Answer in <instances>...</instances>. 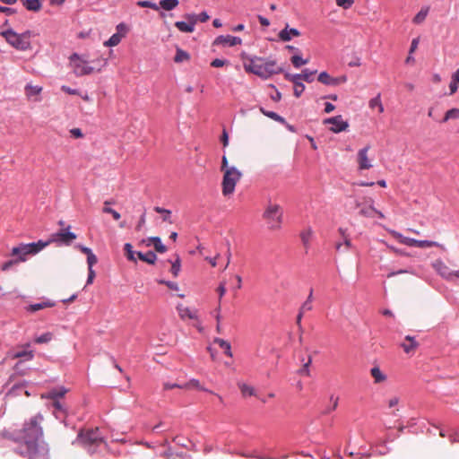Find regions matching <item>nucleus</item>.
I'll use <instances>...</instances> for the list:
<instances>
[{
  "mask_svg": "<svg viewBox=\"0 0 459 459\" xmlns=\"http://www.w3.org/2000/svg\"><path fill=\"white\" fill-rule=\"evenodd\" d=\"M180 271V259L178 256L175 262L172 263L170 272L171 273L177 277L178 275V273Z\"/></svg>",
  "mask_w": 459,
  "mask_h": 459,
  "instance_id": "nucleus-48",
  "label": "nucleus"
},
{
  "mask_svg": "<svg viewBox=\"0 0 459 459\" xmlns=\"http://www.w3.org/2000/svg\"><path fill=\"white\" fill-rule=\"evenodd\" d=\"M313 233V230L310 227L307 228L300 233L301 241L306 247H309Z\"/></svg>",
  "mask_w": 459,
  "mask_h": 459,
  "instance_id": "nucleus-32",
  "label": "nucleus"
},
{
  "mask_svg": "<svg viewBox=\"0 0 459 459\" xmlns=\"http://www.w3.org/2000/svg\"><path fill=\"white\" fill-rule=\"evenodd\" d=\"M241 392L244 395H254L255 390L252 386H249L247 385H242L240 386Z\"/></svg>",
  "mask_w": 459,
  "mask_h": 459,
  "instance_id": "nucleus-53",
  "label": "nucleus"
},
{
  "mask_svg": "<svg viewBox=\"0 0 459 459\" xmlns=\"http://www.w3.org/2000/svg\"><path fill=\"white\" fill-rule=\"evenodd\" d=\"M180 388H185V389L195 388V389L203 390V391H205V392L212 393V391H209V390L204 388L200 385V382L198 380H196V379H191L187 383L184 384V386H180Z\"/></svg>",
  "mask_w": 459,
  "mask_h": 459,
  "instance_id": "nucleus-33",
  "label": "nucleus"
},
{
  "mask_svg": "<svg viewBox=\"0 0 459 459\" xmlns=\"http://www.w3.org/2000/svg\"><path fill=\"white\" fill-rule=\"evenodd\" d=\"M141 243L145 244L147 247L153 244L155 250L159 253H165L167 251L166 246L162 244L159 237H151L147 240H143Z\"/></svg>",
  "mask_w": 459,
  "mask_h": 459,
  "instance_id": "nucleus-23",
  "label": "nucleus"
},
{
  "mask_svg": "<svg viewBox=\"0 0 459 459\" xmlns=\"http://www.w3.org/2000/svg\"><path fill=\"white\" fill-rule=\"evenodd\" d=\"M316 73V71H309L308 69H305L301 74H299V77L301 80L307 82H311L314 81V75Z\"/></svg>",
  "mask_w": 459,
  "mask_h": 459,
  "instance_id": "nucleus-40",
  "label": "nucleus"
},
{
  "mask_svg": "<svg viewBox=\"0 0 459 459\" xmlns=\"http://www.w3.org/2000/svg\"><path fill=\"white\" fill-rule=\"evenodd\" d=\"M355 205L357 208L360 207L359 214L364 217L372 218L375 215L377 209L373 206V200L371 198L365 199L364 204L356 201Z\"/></svg>",
  "mask_w": 459,
  "mask_h": 459,
  "instance_id": "nucleus-15",
  "label": "nucleus"
},
{
  "mask_svg": "<svg viewBox=\"0 0 459 459\" xmlns=\"http://www.w3.org/2000/svg\"><path fill=\"white\" fill-rule=\"evenodd\" d=\"M242 173L236 168L230 167L225 172H223V178L221 182V193L224 196L231 195L234 191L236 185L241 179Z\"/></svg>",
  "mask_w": 459,
  "mask_h": 459,
  "instance_id": "nucleus-6",
  "label": "nucleus"
},
{
  "mask_svg": "<svg viewBox=\"0 0 459 459\" xmlns=\"http://www.w3.org/2000/svg\"><path fill=\"white\" fill-rule=\"evenodd\" d=\"M242 43V39L239 37H235L231 35H221L217 37L214 40L215 45H223V46H237Z\"/></svg>",
  "mask_w": 459,
  "mask_h": 459,
  "instance_id": "nucleus-16",
  "label": "nucleus"
},
{
  "mask_svg": "<svg viewBox=\"0 0 459 459\" xmlns=\"http://www.w3.org/2000/svg\"><path fill=\"white\" fill-rule=\"evenodd\" d=\"M388 231L401 244H403V245H406V246H409V247H419V240L418 239H414V238L404 237L400 232H398L396 230H389Z\"/></svg>",
  "mask_w": 459,
  "mask_h": 459,
  "instance_id": "nucleus-18",
  "label": "nucleus"
},
{
  "mask_svg": "<svg viewBox=\"0 0 459 459\" xmlns=\"http://www.w3.org/2000/svg\"><path fill=\"white\" fill-rule=\"evenodd\" d=\"M158 282L160 284L166 285L168 288H169L171 290H178V285L176 282L169 281H165V280H160V281H158Z\"/></svg>",
  "mask_w": 459,
  "mask_h": 459,
  "instance_id": "nucleus-57",
  "label": "nucleus"
},
{
  "mask_svg": "<svg viewBox=\"0 0 459 459\" xmlns=\"http://www.w3.org/2000/svg\"><path fill=\"white\" fill-rule=\"evenodd\" d=\"M30 343H26L21 350L13 351L12 357L13 359H23V360H31L34 358L33 351L28 350Z\"/></svg>",
  "mask_w": 459,
  "mask_h": 459,
  "instance_id": "nucleus-19",
  "label": "nucleus"
},
{
  "mask_svg": "<svg viewBox=\"0 0 459 459\" xmlns=\"http://www.w3.org/2000/svg\"><path fill=\"white\" fill-rule=\"evenodd\" d=\"M124 249H125L126 256L127 257V259L130 261L135 262L133 246L130 243H126V244H125Z\"/></svg>",
  "mask_w": 459,
  "mask_h": 459,
  "instance_id": "nucleus-46",
  "label": "nucleus"
},
{
  "mask_svg": "<svg viewBox=\"0 0 459 459\" xmlns=\"http://www.w3.org/2000/svg\"><path fill=\"white\" fill-rule=\"evenodd\" d=\"M177 310H178L179 317L182 320H185L186 318L192 319V320H196L198 318L196 309H191L187 307H185L183 304H178Z\"/></svg>",
  "mask_w": 459,
  "mask_h": 459,
  "instance_id": "nucleus-17",
  "label": "nucleus"
},
{
  "mask_svg": "<svg viewBox=\"0 0 459 459\" xmlns=\"http://www.w3.org/2000/svg\"><path fill=\"white\" fill-rule=\"evenodd\" d=\"M368 105H369L370 108H377L379 113L384 112V107H383L381 100H380V94H378L377 97L371 99L369 100Z\"/></svg>",
  "mask_w": 459,
  "mask_h": 459,
  "instance_id": "nucleus-36",
  "label": "nucleus"
},
{
  "mask_svg": "<svg viewBox=\"0 0 459 459\" xmlns=\"http://www.w3.org/2000/svg\"><path fill=\"white\" fill-rule=\"evenodd\" d=\"M370 375L374 378L375 384H380L386 380V375L384 374L378 366H375L370 369Z\"/></svg>",
  "mask_w": 459,
  "mask_h": 459,
  "instance_id": "nucleus-25",
  "label": "nucleus"
},
{
  "mask_svg": "<svg viewBox=\"0 0 459 459\" xmlns=\"http://www.w3.org/2000/svg\"><path fill=\"white\" fill-rule=\"evenodd\" d=\"M278 36L281 41L287 42L290 41L293 37L300 36V32L297 29H290L289 25L287 24L286 27L279 32Z\"/></svg>",
  "mask_w": 459,
  "mask_h": 459,
  "instance_id": "nucleus-20",
  "label": "nucleus"
},
{
  "mask_svg": "<svg viewBox=\"0 0 459 459\" xmlns=\"http://www.w3.org/2000/svg\"><path fill=\"white\" fill-rule=\"evenodd\" d=\"M78 441L91 449V446H98L103 443V438L100 434L99 429L82 430L78 435Z\"/></svg>",
  "mask_w": 459,
  "mask_h": 459,
  "instance_id": "nucleus-7",
  "label": "nucleus"
},
{
  "mask_svg": "<svg viewBox=\"0 0 459 459\" xmlns=\"http://www.w3.org/2000/svg\"><path fill=\"white\" fill-rule=\"evenodd\" d=\"M217 292L219 294V299L221 300V299L226 293L225 282H221L220 283L219 287L217 288Z\"/></svg>",
  "mask_w": 459,
  "mask_h": 459,
  "instance_id": "nucleus-62",
  "label": "nucleus"
},
{
  "mask_svg": "<svg viewBox=\"0 0 459 459\" xmlns=\"http://www.w3.org/2000/svg\"><path fill=\"white\" fill-rule=\"evenodd\" d=\"M261 63L260 57H243V66L246 72L255 74L257 64Z\"/></svg>",
  "mask_w": 459,
  "mask_h": 459,
  "instance_id": "nucleus-21",
  "label": "nucleus"
},
{
  "mask_svg": "<svg viewBox=\"0 0 459 459\" xmlns=\"http://www.w3.org/2000/svg\"><path fill=\"white\" fill-rule=\"evenodd\" d=\"M459 87V68L452 74L449 84L450 95L455 94Z\"/></svg>",
  "mask_w": 459,
  "mask_h": 459,
  "instance_id": "nucleus-29",
  "label": "nucleus"
},
{
  "mask_svg": "<svg viewBox=\"0 0 459 459\" xmlns=\"http://www.w3.org/2000/svg\"><path fill=\"white\" fill-rule=\"evenodd\" d=\"M17 264H19V262L17 261L16 258L6 261L1 265V270L4 272L8 271L11 267Z\"/></svg>",
  "mask_w": 459,
  "mask_h": 459,
  "instance_id": "nucleus-50",
  "label": "nucleus"
},
{
  "mask_svg": "<svg viewBox=\"0 0 459 459\" xmlns=\"http://www.w3.org/2000/svg\"><path fill=\"white\" fill-rule=\"evenodd\" d=\"M185 18L188 22H176L175 27L181 32L191 33L195 30V26L197 23V14L186 13L185 14Z\"/></svg>",
  "mask_w": 459,
  "mask_h": 459,
  "instance_id": "nucleus-11",
  "label": "nucleus"
},
{
  "mask_svg": "<svg viewBox=\"0 0 459 459\" xmlns=\"http://www.w3.org/2000/svg\"><path fill=\"white\" fill-rule=\"evenodd\" d=\"M28 11L38 12L41 9L40 0H21Z\"/></svg>",
  "mask_w": 459,
  "mask_h": 459,
  "instance_id": "nucleus-28",
  "label": "nucleus"
},
{
  "mask_svg": "<svg viewBox=\"0 0 459 459\" xmlns=\"http://www.w3.org/2000/svg\"><path fill=\"white\" fill-rule=\"evenodd\" d=\"M19 454L27 459H48V446L44 439L25 441L20 445Z\"/></svg>",
  "mask_w": 459,
  "mask_h": 459,
  "instance_id": "nucleus-3",
  "label": "nucleus"
},
{
  "mask_svg": "<svg viewBox=\"0 0 459 459\" xmlns=\"http://www.w3.org/2000/svg\"><path fill=\"white\" fill-rule=\"evenodd\" d=\"M214 342L217 343L221 349L224 350V353L229 356L230 358H231L233 355H232V352H231V345L229 342L223 340V339H221V338H216L214 339Z\"/></svg>",
  "mask_w": 459,
  "mask_h": 459,
  "instance_id": "nucleus-30",
  "label": "nucleus"
},
{
  "mask_svg": "<svg viewBox=\"0 0 459 459\" xmlns=\"http://www.w3.org/2000/svg\"><path fill=\"white\" fill-rule=\"evenodd\" d=\"M429 13V8H422L413 18L412 22L415 24H420L422 23Z\"/></svg>",
  "mask_w": 459,
  "mask_h": 459,
  "instance_id": "nucleus-37",
  "label": "nucleus"
},
{
  "mask_svg": "<svg viewBox=\"0 0 459 459\" xmlns=\"http://www.w3.org/2000/svg\"><path fill=\"white\" fill-rule=\"evenodd\" d=\"M281 72L274 60H264L261 58V63L257 64L255 74L259 77L267 79L273 74H277Z\"/></svg>",
  "mask_w": 459,
  "mask_h": 459,
  "instance_id": "nucleus-9",
  "label": "nucleus"
},
{
  "mask_svg": "<svg viewBox=\"0 0 459 459\" xmlns=\"http://www.w3.org/2000/svg\"><path fill=\"white\" fill-rule=\"evenodd\" d=\"M69 60L73 72L76 76H83L94 72V68L89 65L87 60L76 53L73 54Z\"/></svg>",
  "mask_w": 459,
  "mask_h": 459,
  "instance_id": "nucleus-8",
  "label": "nucleus"
},
{
  "mask_svg": "<svg viewBox=\"0 0 459 459\" xmlns=\"http://www.w3.org/2000/svg\"><path fill=\"white\" fill-rule=\"evenodd\" d=\"M459 117V108H451L445 114V117L442 120L443 123L447 122L450 119H456Z\"/></svg>",
  "mask_w": 459,
  "mask_h": 459,
  "instance_id": "nucleus-39",
  "label": "nucleus"
},
{
  "mask_svg": "<svg viewBox=\"0 0 459 459\" xmlns=\"http://www.w3.org/2000/svg\"><path fill=\"white\" fill-rule=\"evenodd\" d=\"M0 35L14 48L26 51L31 49L30 39L38 36V33L29 30L22 33H17L13 30L9 29L1 31Z\"/></svg>",
  "mask_w": 459,
  "mask_h": 459,
  "instance_id": "nucleus-2",
  "label": "nucleus"
},
{
  "mask_svg": "<svg viewBox=\"0 0 459 459\" xmlns=\"http://www.w3.org/2000/svg\"><path fill=\"white\" fill-rule=\"evenodd\" d=\"M154 211L158 213L163 214L162 220L164 221L172 223V221H170L171 211L159 207V206L154 207Z\"/></svg>",
  "mask_w": 459,
  "mask_h": 459,
  "instance_id": "nucleus-43",
  "label": "nucleus"
},
{
  "mask_svg": "<svg viewBox=\"0 0 459 459\" xmlns=\"http://www.w3.org/2000/svg\"><path fill=\"white\" fill-rule=\"evenodd\" d=\"M432 247H442L439 243L430 240H419V247L420 248Z\"/></svg>",
  "mask_w": 459,
  "mask_h": 459,
  "instance_id": "nucleus-47",
  "label": "nucleus"
},
{
  "mask_svg": "<svg viewBox=\"0 0 459 459\" xmlns=\"http://www.w3.org/2000/svg\"><path fill=\"white\" fill-rule=\"evenodd\" d=\"M189 59V55L188 53H186V51L180 49V48H178L177 49V53H176V56L174 57V61L176 63H181L183 61H186Z\"/></svg>",
  "mask_w": 459,
  "mask_h": 459,
  "instance_id": "nucleus-41",
  "label": "nucleus"
},
{
  "mask_svg": "<svg viewBox=\"0 0 459 459\" xmlns=\"http://www.w3.org/2000/svg\"><path fill=\"white\" fill-rule=\"evenodd\" d=\"M405 341L408 342V343L403 342L401 344V347L403 348L404 352L407 354L414 352L415 350L419 347V342L415 340L414 337H412L411 335L405 336Z\"/></svg>",
  "mask_w": 459,
  "mask_h": 459,
  "instance_id": "nucleus-24",
  "label": "nucleus"
},
{
  "mask_svg": "<svg viewBox=\"0 0 459 459\" xmlns=\"http://www.w3.org/2000/svg\"><path fill=\"white\" fill-rule=\"evenodd\" d=\"M400 402V398L398 396H393L387 401V404L389 408H393L396 406Z\"/></svg>",
  "mask_w": 459,
  "mask_h": 459,
  "instance_id": "nucleus-61",
  "label": "nucleus"
},
{
  "mask_svg": "<svg viewBox=\"0 0 459 459\" xmlns=\"http://www.w3.org/2000/svg\"><path fill=\"white\" fill-rule=\"evenodd\" d=\"M324 124L332 125V126L330 127V131L333 133H340L345 131L349 127L348 122L344 121L342 116L340 115L325 119Z\"/></svg>",
  "mask_w": 459,
  "mask_h": 459,
  "instance_id": "nucleus-12",
  "label": "nucleus"
},
{
  "mask_svg": "<svg viewBox=\"0 0 459 459\" xmlns=\"http://www.w3.org/2000/svg\"><path fill=\"white\" fill-rule=\"evenodd\" d=\"M260 111L262 114L266 116L267 117L272 118L274 121L280 122L281 124L285 123V119L273 111H267L262 107L260 108Z\"/></svg>",
  "mask_w": 459,
  "mask_h": 459,
  "instance_id": "nucleus-35",
  "label": "nucleus"
},
{
  "mask_svg": "<svg viewBox=\"0 0 459 459\" xmlns=\"http://www.w3.org/2000/svg\"><path fill=\"white\" fill-rule=\"evenodd\" d=\"M110 204H111V202L105 201V203H104L105 207L103 208V212L111 214L112 217L114 218V220L118 221L120 219V213L112 208L107 207V205H108Z\"/></svg>",
  "mask_w": 459,
  "mask_h": 459,
  "instance_id": "nucleus-44",
  "label": "nucleus"
},
{
  "mask_svg": "<svg viewBox=\"0 0 459 459\" xmlns=\"http://www.w3.org/2000/svg\"><path fill=\"white\" fill-rule=\"evenodd\" d=\"M262 217L270 230H279L283 221V209L280 204L269 201Z\"/></svg>",
  "mask_w": 459,
  "mask_h": 459,
  "instance_id": "nucleus-4",
  "label": "nucleus"
},
{
  "mask_svg": "<svg viewBox=\"0 0 459 459\" xmlns=\"http://www.w3.org/2000/svg\"><path fill=\"white\" fill-rule=\"evenodd\" d=\"M97 256L93 253L89 254V255L87 256L88 268L91 269L93 265L97 264Z\"/></svg>",
  "mask_w": 459,
  "mask_h": 459,
  "instance_id": "nucleus-56",
  "label": "nucleus"
},
{
  "mask_svg": "<svg viewBox=\"0 0 459 459\" xmlns=\"http://www.w3.org/2000/svg\"><path fill=\"white\" fill-rule=\"evenodd\" d=\"M305 90V85L302 82H296L294 85V95L299 98Z\"/></svg>",
  "mask_w": 459,
  "mask_h": 459,
  "instance_id": "nucleus-52",
  "label": "nucleus"
},
{
  "mask_svg": "<svg viewBox=\"0 0 459 459\" xmlns=\"http://www.w3.org/2000/svg\"><path fill=\"white\" fill-rule=\"evenodd\" d=\"M312 362V359L311 357L308 358V360L307 362H306L303 367L299 370V373L300 375H305L307 377H308L310 375V371H309V365L311 364Z\"/></svg>",
  "mask_w": 459,
  "mask_h": 459,
  "instance_id": "nucleus-49",
  "label": "nucleus"
},
{
  "mask_svg": "<svg viewBox=\"0 0 459 459\" xmlns=\"http://www.w3.org/2000/svg\"><path fill=\"white\" fill-rule=\"evenodd\" d=\"M54 306H55L54 302L47 300V301H43V302H40V303L31 304V305H30V306H28L26 307V310L29 311V312H36V311H39L40 309H44V308H48V307H52Z\"/></svg>",
  "mask_w": 459,
  "mask_h": 459,
  "instance_id": "nucleus-26",
  "label": "nucleus"
},
{
  "mask_svg": "<svg viewBox=\"0 0 459 459\" xmlns=\"http://www.w3.org/2000/svg\"><path fill=\"white\" fill-rule=\"evenodd\" d=\"M67 392H68V390L65 387L60 386V387L52 389L46 394H42L41 398L51 399V400L56 401L57 398L63 397Z\"/></svg>",
  "mask_w": 459,
  "mask_h": 459,
  "instance_id": "nucleus-22",
  "label": "nucleus"
},
{
  "mask_svg": "<svg viewBox=\"0 0 459 459\" xmlns=\"http://www.w3.org/2000/svg\"><path fill=\"white\" fill-rule=\"evenodd\" d=\"M122 36L119 33L113 34L108 41L104 43L107 47H114L120 43Z\"/></svg>",
  "mask_w": 459,
  "mask_h": 459,
  "instance_id": "nucleus-42",
  "label": "nucleus"
},
{
  "mask_svg": "<svg viewBox=\"0 0 459 459\" xmlns=\"http://www.w3.org/2000/svg\"><path fill=\"white\" fill-rule=\"evenodd\" d=\"M43 422L44 416L39 412L24 420L22 427L17 430L16 437L6 430L1 432L0 435L3 438L12 439L21 444L25 441L41 440L44 435Z\"/></svg>",
  "mask_w": 459,
  "mask_h": 459,
  "instance_id": "nucleus-1",
  "label": "nucleus"
},
{
  "mask_svg": "<svg viewBox=\"0 0 459 459\" xmlns=\"http://www.w3.org/2000/svg\"><path fill=\"white\" fill-rule=\"evenodd\" d=\"M336 4L343 9H349L354 3V0H335Z\"/></svg>",
  "mask_w": 459,
  "mask_h": 459,
  "instance_id": "nucleus-51",
  "label": "nucleus"
},
{
  "mask_svg": "<svg viewBox=\"0 0 459 459\" xmlns=\"http://www.w3.org/2000/svg\"><path fill=\"white\" fill-rule=\"evenodd\" d=\"M70 134L74 138L79 139L83 137V134L80 128H73L70 130Z\"/></svg>",
  "mask_w": 459,
  "mask_h": 459,
  "instance_id": "nucleus-59",
  "label": "nucleus"
},
{
  "mask_svg": "<svg viewBox=\"0 0 459 459\" xmlns=\"http://www.w3.org/2000/svg\"><path fill=\"white\" fill-rule=\"evenodd\" d=\"M53 339V333L50 332H47L38 337L35 338L34 342L38 344L48 343L51 342Z\"/></svg>",
  "mask_w": 459,
  "mask_h": 459,
  "instance_id": "nucleus-38",
  "label": "nucleus"
},
{
  "mask_svg": "<svg viewBox=\"0 0 459 459\" xmlns=\"http://www.w3.org/2000/svg\"><path fill=\"white\" fill-rule=\"evenodd\" d=\"M74 239H76V235L74 233L61 230L56 234H53L51 238L46 242H49V245L53 242H60L65 245H70Z\"/></svg>",
  "mask_w": 459,
  "mask_h": 459,
  "instance_id": "nucleus-14",
  "label": "nucleus"
},
{
  "mask_svg": "<svg viewBox=\"0 0 459 459\" xmlns=\"http://www.w3.org/2000/svg\"><path fill=\"white\" fill-rule=\"evenodd\" d=\"M178 4V0H161L160 2V6L166 11H171L176 8Z\"/></svg>",
  "mask_w": 459,
  "mask_h": 459,
  "instance_id": "nucleus-34",
  "label": "nucleus"
},
{
  "mask_svg": "<svg viewBox=\"0 0 459 459\" xmlns=\"http://www.w3.org/2000/svg\"><path fill=\"white\" fill-rule=\"evenodd\" d=\"M285 78L293 82V84L295 85L296 82H301V78L299 77V74H285Z\"/></svg>",
  "mask_w": 459,
  "mask_h": 459,
  "instance_id": "nucleus-54",
  "label": "nucleus"
},
{
  "mask_svg": "<svg viewBox=\"0 0 459 459\" xmlns=\"http://www.w3.org/2000/svg\"><path fill=\"white\" fill-rule=\"evenodd\" d=\"M42 91V87L38 85L27 84L25 86V93L28 98L39 95Z\"/></svg>",
  "mask_w": 459,
  "mask_h": 459,
  "instance_id": "nucleus-31",
  "label": "nucleus"
},
{
  "mask_svg": "<svg viewBox=\"0 0 459 459\" xmlns=\"http://www.w3.org/2000/svg\"><path fill=\"white\" fill-rule=\"evenodd\" d=\"M138 5H140L141 7H147V8H151V9H153V10H158L159 9V6L155 3H152V2H150V1L139 2Z\"/></svg>",
  "mask_w": 459,
  "mask_h": 459,
  "instance_id": "nucleus-55",
  "label": "nucleus"
},
{
  "mask_svg": "<svg viewBox=\"0 0 459 459\" xmlns=\"http://www.w3.org/2000/svg\"><path fill=\"white\" fill-rule=\"evenodd\" d=\"M291 63L292 65L296 67V68H299L300 67L301 65H307L308 63V60L307 59H303L301 56H291Z\"/></svg>",
  "mask_w": 459,
  "mask_h": 459,
  "instance_id": "nucleus-45",
  "label": "nucleus"
},
{
  "mask_svg": "<svg viewBox=\"0 0 459 459\" xmlns=\"http://www.w3.org/2000/svg\"><path fill=\"white\" fill-rule=\"evenodd\" d=\"M312 308H313V306H312V304H311V301H310V300H306V301L302 304V306H301V307H300V310H299V311H302V313L304 314L306 311H310V310H312Z\"/></svg>",
  "mask_w": 459,
  "mask_h": 459,
  "instance_id": "nucleus-60",
  "label": "nucleus"
},
{
  "mask_svg": "<svg viewBox=\"0 0 459 459\" xmlns=\"http://www.w3.org/2000/svg\"><path fill=\"white\" fill-rule=\"evenodd\" d=\"M370 145H367L364 148L359 150L357 153V163L359 170L369 169L373 167L371 160L368 157V152Z\"/></svg>",
  "mask_w": 459,
  "mask_h": 459,
  "instance_id": "nucleus-10",
  "label": "nucleus"
},
{
  "mask_svg": "<svg viewBox=\"0 0 459 459\" xmlns=\"http://www.w3.org/2000/svg\"><path fill=\"white\" fill-rule=\"evenodd\" d=\"M48 246H49V242H44L43 240L29 244L22 243L12 248L11 255L15 256L19 263L25 262L28 255H34Z\"/></svg>",
  "mask_w": 459,
  "mask_h": 459,
  "instance_id": "nucleus-5",
  "label": "nucleus"
},
{
  "mask_svg": "<svg viewBox=\"0 0 459 459\" xmlns=\"http://www.w3.org/2000/svg\"><path fill=\"white\" fill-rule=\"evenodd\" d=\"M136 255L140 260H142L149 264H154L157 260V255L152 251H148L145 254H143L142 252H136Z\"/></svg>",
  "mask_w": 459,
  "mask_h": 459,
  "instance_id": "nucleus-27",
  "label": "nucleus"
},
{
  "mask_svg": "<svg viewBox=\"0 0 459 459\" xmlns=\"http://www.w3.org/2000/svg\"><path fill=\"white\" fill-rule=\"evenodd\" d=\"M231 166H229V162H228V159L225 155L222 156V159H221V170L222 172H225L228 169H230Z\"/></svg>",
  "mask_w": 459,
  "mask_h": 459,
  "instance_id": "nucleus-63",
  "label": "nucleus"
},
{
  "mask_svg": "<svg viewBox=\"0 0 459 459\" xmlns=\"http://www.w3.org/2000/svg\"><path fill=\"white\" fill-rule=\"evenodd\" d=\"M318 82L325 85L337 86L347 82V76L332 77L328 73L322 72L319 74Z\"/></svg>",
  "mask_w": 459,
  "mask_h": 459,
  "instance_id": "nucleus-13",
  "label": "nucleus"
},
{
  "mask_svg": "<svg viewBox=\"0 0 459 459\" xmlns=\"http://www.w3.org/2000/svg\"><path fill=\"white\" fill-rule=\"evenodd\" d=\"M210 19V16L206 12H203L200 14L197 15V22H205Z\"/></svg>",
  "mask_w": 459,
  "mask_h": 459,
  "instance_id": "nucleus-64",
  "label": "nucleus"
},
{
  "mask_svg": "<svg viewBox=\"0 0 459 459\" xmlns=\"http://www.w3.org/2000/svg\"><path fill=\"white\" fill-rule=\"evenodd\" d=\"M61 90L65 92V93H68V94H71V95H81L79 91L78 90H75V89H72L66 85H63L61 87Z\"/></svg>",
  "mask_w": 459,
  "mask_h": 459,
  "instance_id": "nucleus-58",
  "label": "nucleus"
}]
</instances>
